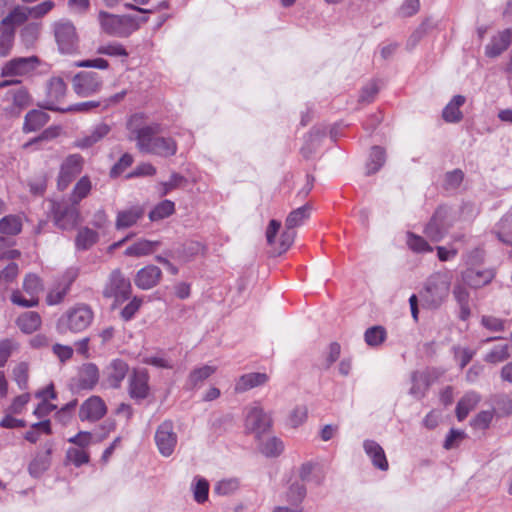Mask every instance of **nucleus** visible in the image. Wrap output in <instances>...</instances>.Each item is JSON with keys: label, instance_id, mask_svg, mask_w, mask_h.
Wrapping results in <instances>:
<instances>
[{"label": "nucleus", "instance_id": "e433bc0d", "mask_svg": "<svg viewBox=\"0 0 512 512\" xmlns=\"http://www.w3.org/2000/svg\"><path fill=\"white\" fill-rule=\"evenodd\" d=\"M22 231V220L17 215H7L0 219V233L14 236Z\"/></svg>", "mask_w": 512, "mask_h": 512}, {"label": "nucleus", "instance_id": "09e8293b", "mask_svg": "<svg viewBox=\"0 0 512 512\" xmlns=\"http://www.w3.org/2000/svg\"><path fill=\"white\" fill-rule=\"evenodd\" d=\"M510 357L509 345H496L485 356L484 361L491 364H497L507 360Z\"/></svg>", "mask_w": 512, "mask_h": 512}, {"label": "nucleus", "instance_id": "c03bdc74", "mask_svg": "<svg viewBox=\"0 0 512 512\" xmlns=\"http://www.w3.org/2000/svg\"><path fill=\"white\" fill-rule=\"evenodd\" d=\"M192 492L194 500L198 504H203L208 500L209 483L203 477H195L192 483Z\"/></svg>", "mask_w": 512, "mask_h": 512}, {"label": "nucleus", "instance_id": "b1692460", "mask_svg": "<svg viewBox=\"0 0 512 512\" xmlns=\"http://www.w3.org/2000/svg\"><path fill=\"white\" fill-rule=\"evenodd\" d=\"M466 98L462 95H455L443 108L442 118L447 123H458L463 119L460 108L464 105Z\"/></svg>", "mask_w": 512, "mask_h": 512}, {"label": "nucleus", "instance_id": "ddd939ff", "mask_svg": "<svg viewBox=\"0 0 512 512\" xmlns=\"http://www.w3.org/2000/svg\"><path fill=\"white\" fill-rule=\"evenodd\" d=\"M55 38L62 53L70 54L77 47L76 29L71 22L56 23Z\"/></svg>", "mask_w": 512, "mask_h": 512}, {"label": "nucleus", "instance_id": "69168bd1", "mask_svg": "<svg viewBox=\"0 0 512 512\" xmlns=\"http://www.w3.org/2000/svg\"><path fill=\"white\" fill-rule=\"evenodd\" d=\"M294 229L295 228H289L285 226V230L280 236L279 253L287 251L293 244L296 237V232Z\"/></svg>", "mask_w": 512, "mask_h": 512}, {"label": "nucleus", "instance_id": "79ce46f5", "mask_svg": "<svg viewBox=\"0 0 512 512\" xmlns=\"http://www.w3.org/2000/svg\"><path fill=\"white\" fill-rule=\"evenodd\" d=\"M92 189V183L88 176L81 177L75 184L70 201L78 204L82 199L86 198Z\"/></svg>", "mask_w": 512, "mask_h": 512}, {"label": "nucleus", "instance_id": "ea45409f", "mask_svg": "<svg viewBox=\"0 0 512 512\" xmlns=\"http://www.w3.org/2000/svg\"><path fill=\"white\" fill-rule=\"evenodd\" d=\"M317 465L313 462L303 463L299 469V476L302 482L313 483L319 486L323 483L324 477L315 472Z\"/></svg>", "mask_w": 512, "mask_h": 512}, {"label": "nucleus", "instance_id": "de8ad7c7", "mask_svg": "<svg viewBox=\"0 0 512 512\" xmlns=\"http://www.w3.org/2000/svg\"><path fill=\"white\" fill-rule=\"evenodd\" d=\"M387 333L382 326H373L365 331L364 339L368 346L376 347L381 345L386 339Z\"/></svg>", "mask_w": 512, "mask_h": 512}, {"label": "nucleus", "instance_id": "4c0bfd02", "mask_svg": "<svg viewBox=\"0 0 512 512\" xmlns=\"http://www.w3.org/2000/svg\"><path fill=\"white\" fill-rule=\"evenodd\" d=\"M102 104V102L99 101H86V102H80L77 104L69 105L67 107H59L54 104H49L46 106L48 110L51 111H58L62 113L67 112H89L97 107H99Z\"/></svg>", "mask_w": 512, "mask_h": 512}, {"label": "nucleus", "instance_id": "58836bf2", "mask_svg": "<svg viewBox=\"0 0 512 512\" xmlns=\"http://www.w3.org/2000/svg\"><path fill=\"white\" fill-rule=\"evenodd\" d=\"M99 239V235L96 231L84 227L78 231L75 243L76 247L80 250H87L93 246Z\"/></svg>", "mask_w": 512, "mask_h": 512}, {"label": "nucleus", "instance_id": "6e6d98bb", "mask_svg": "<svg viewBox=\"0 0 512 512\" xmlns=\"http://www.w3.org/2000/svg\"><path fill=\"white\" fill-rule=\"evenodd\" d=\"M67 86L63 79L54 77L50 80L48 86V96L51 99L59 100L66 94Z\"/></svg>", "mask_w": 512, "mask_h": 512}, {"label": "nucleus", "instance_id": "9b49d317", "mask_svg": "<svg viewBox=\"0 0 512 512\" xmlns=\"http://www.w3.org/2000/svg\"><path fill=\"white\" fill-rule=\"evenodd\" d=\"M72 86L78 96L89 97L101 89L102 78L96 72L82 71L73 77Z\"/></svg>", "mask_w": 512, "mask_h": 512}, {"label": "nucleus", "instance_id": "dca6fc26", "mask_svg": "<svg viewBox=\"0 0 512 512\" xmlns=\"http://www.w3.org/2000/svg\"><path fill=\"white\" fill-rule=\"evenodd\" d=\"M365 455L372 466L380 471L386 472L389 469V462L383 447L373 439H365L362 443Z\"/></svg>", "mask_w": 512, "mask_h": 512}, {"label": "nucleus", "instance_id": "f257e3e1", "mask_svg": "<svg viewBox=\"0 0 512 512\" xmlns=\"http://www.w3.org/2000/svg\"><path fill=\"white\" fill-rule=\"evenodd\" d=\"M129 138L136 141L137 148L144 153L168 158L177 152V143L172 137L157 136L161 132L158 123L147 125L143 113L131 115L126 123Z\"/></svg>", "mask_w": 512, "mask_h": 512}, {"label": "nucleus", "instance_id": "c85d7f7f", "mask_svg": "<svg viewBox=\"0 0 512 512\" xmlns=\"http://www.w3.org/2000/svg\"><path fill=\"white\" fill-rule=\"evenodd\" d=\"M479 401L480 396L476 392L466 393L457 403V419L459 421H463L468 416L469 412L475 408Z\"/></svg>", "mask_w": 512, "mask_h": 512}, {"label": "nucleus", "instance_id": "8fccbe9b", "mask_svg": "<svg viewBox=\"0 0 512 512\" xmlns=\"http://www.w3.org/2000/svg\"><path fill=\"white\" fill-rule=\"evenodd\" d=\"M187 182L186 178L179 173H172L169 180L161 182L158 187L160 196H165L171 191L182 187Z\"/></svg>", "mask_w": 512, "mask_h": 512}, {"label": "nucleus", "instance_id": "39448f33", "mask_svg": "<svg viewBox=\"0 0 512 512\" xmlns=\"http://www.w3.org/2000/svg\"><path fill=\"white\" fill-rule=\"evenodd\" d=\"M454 211L448 206H440L430 221L425 225L423 233L432 242L443 240L455 220Z\"/></svg>", "mask_w": 512, "mask_h": 512}, {"label": "nucleus", "instance_id": "bf43d9fd", "mask_svg": "<svg viewBox=\"0 0 512 512\" xmlns=\"http://www.w3.org/2000/svg\"><path fill=\"white\" fill-rule=\"evenodd\" d=\"M49 465L48 455L37 457L29 464V473L34 477H38L49 468Z\"/></svg>", "mask_w": 512, "mask_h": 512}, {"label": "nucleus", "instance_id": "37998d69", "mask_svg": "<svg viewBox=\"0 0 512 512\" xmlns=\"http://www.w3.org/2000/svg\"><path fill=\"white\" fill-rule=\"evenodd\" d=\"M175 212V204L171 200H163L158 203L150 212L149 219L153 222L169 217Z\"/></svg>", "mask_w": 512, "mask_h": 512}, {"label": "nucleus", "instance_id": "2eb2a0df", "mask_svg": "<svg viewBox=\"0 0 512 512\" xmlns=\"http://www.w3.org/2000/svg\"><path fill=\"white\" fill-rule=\"evenodd\" d=\"M107 412L105 402L99 396H91L85 400L79 410L81 421L96 422Z\"/></svg>", "mask_w": 512, "mask_h": 512}, {"label": "nucleus", "instance_id": "052dcab7", "mask_svg": "<svg viewBox=\"0 0 512 512\" xmlns=\"http://www.w3.org/2000/svg\"><path fill=\"white\" fill-rule=\"evenodd\" d=\"M506 321L494 316L484 315L481 318V324L490 331L501 332L505 330Z\"/></svg>", "mask_w": 512, "mask_h": 512}, {"label": "nucleus", "instance_id": "603ef678", "mask_svg": "<svg viewBox=\"0 0 512 512\" xmlns=\"http://www.w3.org/2000/svg\"><path fill=\"white\" fill-rule=\"evenodd\" d=\"M23 289L31 298H37V295L43 289L40 277L36 274L26 275L23 281Z\"/></svg>", "mask_w": 512, "mask_h": 512}, {"label": "nucleus", "instance_id": "a211bd4d", "mask_svg": "<svg viewBox=\"0 0 512 512\" xmlns=\"http://www.w3.org/2000/svg\"><path fill=\"white\" fill-rule=\"evenodd\" d=\"M495 273L492 269L467 268L462 273L463 282L471 288H480L492 281Z\"/></svg>", "mask_w": 512, "mask_h": 512}, {"label": "nucleus", "instance_id": "4468645a", "mask_svg": "<svg viewBox=\"0 0 512 512\" xmlns=\"http://www.w3.org/2000/svg\"><path fill=\"white\" fill-rule=\"evenodd\" d=\"M39 63L36 56L14 58L4 64L2 77L23 76L33 71Z\"/></svg>", "mask_w": 512, "mask_h": 512}, {"label": "nucleus", "instance_id": "9d476101", "mask_svg": "<svg viewBox=\"0 0 512 512\" xmlns=\"http://www.w3.org/2000/svg\"><path fill=\"white\" fill-rule=\"evenodd\" d=\"M84 159L80 154H71L60 165L57 187L64 191L83 169Z\"/></svg>", "mask_w": 512, "mask_h": 512}, {"label": "nucleus", "instance_id": "f3484780", "mask_svg": "<svg viewBox=\"0 0 512 512\" xmlns=\"http://www.w3.org/2000/svg\"><path fill=\"white\" fill-rule=\"evenodd\" d=\"M161 277V269L150 264L137 271L134 283L141 290H150L158 285Z\"/></svg>", "mask_w": 512, "mask_h": 512}, {"label": "nucleus", "instance_id": "a878e982", "mask_svg": "<svg viewBox=\"0 0 512 512\" xmlns=\"http://www.w3.org/2000/svg\"><path fill=\"white\" fill-rule=\"evenodd\" d=\"M512 40L510 30H505L493 37L491 42L486 46V55L488 57H496L507 49Z\"/></svg>", "mask_w": 512, "mask_h": 512}, {"label": "nucleus", "instance_id": "7ed1b4c3", "mask_svg": "<svg viewBox=\"0 0 512 512\" xmlns=\"http://www.w3.org/2000/svg\"><path fill=\"white\" fill-rule=\"evenodd\" d=\"M97 20L101 32L112 37L125 38L138 29V23L129 15H116L100 10Z\"/></svg>", "mask_w": 512, "mask_h": 512}, {"label": "nucleus", "instance_id": "f03ea898", "mask_svg": "<svg viewBox=\"0 0 512 512\" xmlns=\"http://www.w3.org/2000/svg\"><path fill=\"white\" fill-rule=\"evenodd\" d=\"M451 273L448 270L431 274L420 292L423 307L431 310L438 309L447 299L451 286Z\"/></svg>", "mask_w": 512, "mask_h": 512}, {"label": "nucleus", "instance_id": "5701e85b", "mask_svg": "<svg viewBox=\"0 0 512 512\" xmlns=\"http://www.w3.org/2000/svg\"><path fill=\"white\" fill-rule=\"evenodd\" d=\"M269 380L266 373L252 372L242 375L235 384V391L242 393L252 388L263 386Z\"/></svg>", "mask_w": 512, "mask_h": 512}, {"label": "nucleus", "instance_id": "0eeeda50", "mask_svg": "<svg viewBox=\"0 0 512 512\" xmlns=\"http://www.w3.org/2000/svg\"><path fill=\"white\" fill-rule=\"evenodd\" d=\"M102 294L105 298L114 299L115 304H121L130 297L131 282L120 269H114L108 276Z\"/></svg>", "mask_w": 512, "mask_h": 512}, {"label": "nucleus", "instance_id": "1a4fd4ad", "mask_svg": "<svg viewBox=\"0 0 512 512\" xmlns=\"http://www.w3.org/2000/svg\"><path fill=\"white\" fill-rule=\"evenodd\" d=\"M154 439L159 453L163 457L171 456L178 442L173 422L171 420L162 422L156 429Z\"/></svg>", "mask_w": 512, "mask_h": 512}, {"label": "nucleus", "instance_id": "6ab92c4d", "mask_svg": "<svg viewBox=\"0 0 512 512\" xmlns=\"http://www.w3.org/2000/svg\"><path fill=\"white\" fill-rule=\"evenodd\" d=\"M110 132V125L104 122L97 123L85 135L77 139L76 146L81 149L90 148L103 140Z\"/></svg>", "mask_w": 512, "mask_h": 512}, {"label": "nucleus", "instance_id": "13d9d810", "mask_svg": "<svg viewBox=\"0 0 512 512\" xmlns=\"http://www.w3.org/2000/svg\"><path fill=\"white\" fill-rule=\"evenodd\" d=\"M67 459L76 467H80L89 462V455L86 451L79 448H69L67 450Z\"/></svg>", "mask_w": 512, "mask_h": 512}, {"label": "nucleus", "instance_id": "4be33fe9", "mask_svg": "<svg viewBox=\"0 0 512 512\" xmlns=\"http://www.w3.org/2000/svg\"><path fill=\"white\" fill-rule=\"evenodd\" d=\"M160 246L159 241H152L148 239H138L131 245H129L125 251L124 255L127 257H144L153 254L158 247Z\"/></svg>", "mask_w": 512, "mask_h": 512}, {"label": "nucleus", "instance_id": "a18cd8bd", "mask_svg": "<svg viewBox=\"0 0 512 512\" xmlns=\"http://www.w3.org/2000/svg\"><path fill=\"white\" fill-rule=\"evenodd\" d=\"M412 386L409 393L416 399L424 397L428 388L427 377L420 372H414L411 376Z\"/></svg>", "mask_w": 512, "mask_h": 512}, {"label": "nucleus", "instance_id": "e2e57ef3", "mask_svg": "<svg viewBox=\"0 0 512 512\" xmlns=\"http://www.w3.org/2000/svg\"><path fill=\"white\" fill-rule=\"evenodd\" d=\"M55 6L52 0H46L36 6L29 7L30 17L34 19L41 18L48 14Z\"/></svg>", "mask_w": 512, "mask_h": 512}, {"label": "nucleus", "instance_id": "f8f14e48", "mask_svg": "<svg viewBox=\"0 0 512 512\" xmlns=\"http://www.w3.org/2000/svg\"><path fill=\"white\" fill-rule=\"evenodd\" d=\"M149 374L146 369H134L128 377V394L140 402L150 395Z\"/></svg>", "mask_w": 512, "mask_h": 512}, {"label": "nucleus", "instance_id": "3c124183", "mask_svg": "<svg viewBox=\"0 0 512 512\" xmlns=\"http://www.w3.org/2000/svg\"><path fill=\"white\" fill-rule=\"evenodd\" d=\"M325 136V131L320 128L312 129L309 133L305 145L302 147V154L305 157H309L313 151L317 148L320 140Z\"/></svg>", "mask_w": 512, "mask_h": 512}, {"label": "nucleus", "instance_id": "423d86ee", "mask_svg": "<svg viewBox=\"0 0 512 512\" xmlns=\"http://www.w3.org/2000/svg\"><path fill=\"white\" fill-rule=\"evenodd\" d=\"M271 426L272 418L270 413L266 412L259 403L255 402L245 407L244 428L247 433L260 438L261 435L269 431Z\"/></svg>", "mask_w": 512, "mask_h": 512}, {"label": "nucleus", "instance_id": "5fc2aeb1", "mask_svg": "<svg viewBox=\"0 0 512 512\" xmlns=\"http://www.w3.org/2000/svg\"><path fill=\"white\" fill-rule=\"evenodd\" d=\"M239 488V481L236 478L222 479L214 486V493L219 496H228Z\"/></svg>", "mask_w": 512, "mask_h": 512}, {"label": "nucleus", "instance_id": "7c9ffc66", "mask_svg": "<svg viewBox=\"0 0 512 512\" xmlns=\"http://www.w3.org/2000/svg\"><path fill=\"white\" fill-rule=\"evenodd\" d=\"M385 162V150L380 146H373L366 162V174L371 175L378 172Z\"/></svg>", "mask_w": 512, "mask_h": 512}, {"label": "nucleus", "instance_id": "2f4dec72", "mask_svg": "<svg viewBox=\"0 0 512 512\" xmlns=\"http://www.w3.org/2000/svg\"><path fill=\"white\" fill-rule=\"evenodd\" d=\"M216 371L215 366L211 365H203L201 367H197L193 369L188 378H187V386L189 389H194L202 382H204L207 378H209Z\"/></svg>", "mask_w": 512, "mask_h": 512}, {"label": "nucleus", "instance_id": "c756f323", "mask_svg": "<svg viewBox=\"0 0 512 512\" xmlns=\"http://www.w3.org/2000/svg\"><path fill=\"white\" fill-rule=\"evenodd\" d=\"M494 233L501 242L512 245V210L495 225Z\"/></svg>", "mask_w": 512, "mask_h": 512}, {"label": "nucleus", "instance_id": "a19ab883", "mask_svg": "<svg viewBox=\"0 0 512 512\" xmlns=\"http://www.w3.org/2000/svg\"><path fill=\"white\" fill-rule=\"evenodd\" d=\"M406 244L415 253H428L434 250L424 237L412 232H407Z\"/></svg>", "mask_w": 512, "mask_h": 512}, {"label": "nucleus", "instance_id": "864d4df0", "mask_svg": "<svg viewBox=\"0 0 512 512\" xmlns=\"http://www.w3.org/2000/svg\"><path fill=\"white\" fill-rule=\"evenodd\" d=\"M284 450L283 442L277 437L267 439L261 445V452L267 457H276Z\"/></svg>", "mask_w": 512, "mask_h": 512}, {"label": "nucleus", "instance_id": "6e6552de", "mask_svg": "<svg viewBox=\"0 0 512 512\" xmlns=\"http://www.w3.org/2000/svg\"><path fill=\"white\" fill-rule=\"evenodd\" d=\"M76 205L73 202L68 203L66 201L51 202L53 221L58 228L69 230L77 224L79 212Z\"/></svg>", "mask_w": 512, "mask_h": 512}, {"label": "nucleus", "instance_id": "c9c22d12", "mask_svg": "<svg viewBox=\"0 0 512 512\" xmlns=\"http://www.w3.org/2000/svg\"><path fill=\"white\" fill-rule=\"evenodd\" d=\"M96 53L99 55H106L109 57H117L126 59L129 55L126 48L119 42L111 41L101 44L97 47Z\"/></svg>", "mask_w": 512, "mask_h": 512}, {"label": "nucleus", "instance_id": "72a5a7b5", "mask_svg": "<svg viewBox=\"0 0 512 512\" xmlns=\"http://www.w3.org/2000/svg\"><path fill=\"white\" fill-rule=\"evenodd\" d=\"M29 17V7L17 6L1 21V25L15 29V26L24 23Z\"/></svg>", "mask_w": 512, "mask_h": 512}, {"label": "nucleus", "instance_id": "774afa93", "mask_svg": "<svg viewBox=\"0 0 512 512\" xmlns=\"http://www.w3.org/2000/svg\"><path fill=\"white\" fill-rule=\"evenodd\" d=\"M493 411H481L471 421V425L476 429H486L493 419Z\"/></svg>", "mask_w": 512, "mask_h": 512}, {"label": "nucleus", "instance_id": "393cba45", "mask_svg": "<svg viewBox=\"0 0 512 512\" xmlns=\"http://www.w3.org/2000/svg\"><path fill=\"white\" fill-rule=\"evenodd\" d=\"M99 380L98 367L93 363L84 364L78 375V386L81 389H93Z\"/></svg>", "mask_w": 512, "mask_h": 512}, {"label": "nucleus", "instance_id": "49530a36", "mask_svg": "<svg viewBox=\"0 0 512 512\" xmlns=\"http://www.w3.org/2000/svg\"><path fill=\"white\" fill-rule=\"evenodd\" d=\"M14 28L0 25V57L9 55L14 42Z\"/></svg>", "mask_w": 512, "mask_h": 512}, {"label": "nucleus", "instance_id": "412c9836", "mask_svg": "<svg viewBox=\"0 0 512 512\" xmlns=\"http://www.w3.org/2000/svg\"><path fill=\"white\" fill-rule=\"evenodd\" d=\"M144 216V209L141 206H132L117 213L115 227L122 230L134 226Z\"/></svg>", "mask_w": 512, "mask_h": 512}, {"label": "nucleus", "instance_id": "473e14b6", "mask_svg": "<svg viewBox=\"0 0 512 512\" xmlns=\"http://www.w3.org/2000/svg\"><path fill=\"white\" fill-rule=\"evenodd\" d=\"M312 207L309 203L291 211L286 218L285 226L289 228H296L304 224L310 217Z\"/></svg>", "mask_w": 512, "mask_h": 512}, {"label": "nucleus", "instance_id": "bb28decb", "mask_svg": "<svg viewBox=\"0 0 512 512\" xmlns=\"http://www.w3.org/2000/svg\"><path fill=\"white\" fill-rule=\"evenodd\" d=\"M42 320L39 313L35 311H28L21 314L17 320L16 324L19 329L26 334H31L37 331L41 326Z\"/></svg>", "mask_w": 512, "mask_h": 512}, {"label": "nucleus", "instance_id": "aec40b11", "mask_svg": "<svg viewBox=\"0 0 512 512\" xmlns=\"http://www.w3.org/2000/svg\"><path fill=\"white\" fill-rule=\"evenodd\" d=\"M129 371L128 364L122 359H114L106 368V381L109 387L120 388Z\"/></svg>", "mask_w": 512, "mask_h": 512}, {"label": "nucleus", "instance_id": "680f3d73", "mask_svg": "<svg viewBox=\"0 0 512 512\" xmlns=\"http://www.w3.org/2000/svg\"><path fill=\"white\" fill-rule=\"evenodd\" d=\"M14 380L20 389H26L28 384V366L26 363L18 364L13 370Z\"/></svg>", "mask_w": 512, "mask_h": 512}, {"label": "nucleus", "instance_id": "cd10ccee", "mask_svg": "<svg viewBox=\"0 0 512 512\" xmlns=\"http://www.w3.org/2000/svg\"><path fill=\"white\" fill-rule=\"evenodd\" d=\"M49 115L42 110L29 111L24 120L23 130L25 132H35L41 129L48 121Z\"/></svg>", "mask_w": 512, "mask_h": 512}, {"label": "nucleus", "instance_id": "338daca9", "mask_svg": "<svg viewBox=\"0 0 512 512\" xmlns=\"http://www.w3.org/2000/svg\"><path fill=\"white\" fill-rule=\"evenodd\" d=\"M379 92V87L376 81H371L366 84L359 95V101L369 103L371 102L377 93Z\"/></svg>", "mask_w": 512, "mask_h": 512}, {"label": "nucleus", "instance_id": "4d7b16f0", "mask_svg": "<svg viewBox=\"0 0 512 512\" xmlns=\"http://www.w3.org/2000/svg\"><path fill=\"white\" fill-rule=\"evenodd\" d=\"M70 289L67 285H63L62 283H59L58 286L53 288L49 293L47 294L46 301L49 305H57L61 303L65 296L67 295L68 291Z\"/></svg>", "mask_w": 512, "mask_h": 512}, {"label": "nucleus", "instance_id": "20e7f679", "mask_svg": "<svg viewBox=\"0 0 512 512\" xmlns=\"http://www.w3.org/2000/svg\"><path fill=\"white\" fill-rule=\"evenodd\" d=\"M93 318L94 313L88 305L76 304L58 319L57 329L60 333L67 331L79 333L89 327Z\"/></svg>", "mask_w": 512, "mask_h": 512}, {"label": "nucleus", "instance_id": "f704fd0d", "mask_svg": "<svg viewBox=\"0 0 512 512\" xmlns=\"http://www.w3.org/2000/svg\"><path fill=\"white\" fill-rule=\"evenodd\" d=\"M306 496V487L302 482L296 481L293 482L286 494H285V500L287 503H289L292 507H300V504L304 500Z\"/></svg>", "mask_w": 512, "mask_h": 512}, {"label": "nucleus", "instance_id": "0e129e2a", "mask_svg": "<svg viewBox=\"0 0 512 512\" xmlns=\"http://www.w3.org/2000/svg\"><path fill=\"white\" fill-rule=\"evenodd\" d=\"M143 362L147 365H151L162 369L173 368L172 361L164 355L147 356L143 359Z\"/></svg>", "mask_w": 512, "mask_h": 512}]
</instances>
